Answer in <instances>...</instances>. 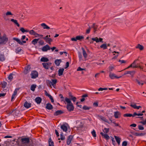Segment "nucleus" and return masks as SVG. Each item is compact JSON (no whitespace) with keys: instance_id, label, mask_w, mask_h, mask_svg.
Returning a JSON list of instances; mask_svg holds the SVG:
<instances>
[{"instance_id":"nucleus-54","label":"nucleus","mask_w":146,"mask_h":146,"mask_svg":"<svg viewBox=\"0 0 146 146\" xmlns=\"http://www.w3.org/2000/svg\"><path fill=\"white\" fill-rule=\"evenodd\" d=\"M90 107H88L86 106H85L83 107V109L84 110H89L90 109Z\"/></svg>"},{"instance_id":"nucleus-34","label":"nucleus","mask_w":146,"mask_h":146,"mask_svg":"<svg viewBox=\"0 0 146 146\" xmlns=\"http://www.w3.org/2000/svg\"><path fill=\"white\" fill-rule=\"evenodd\" d=\"M100 47L104 50L106 49L107 48V44L105 43L102 44L100 46Z\"/></svg>"},{"instance_id":"nucleus-9","label":"nucleus","mask_w":146,"mask_h":146,"mask_svg":"<svg viewBox=\"0 0 146 146\" xmlns=\"http://www.w3.org/2000/svg\"><path fill=\"white\" fill-rule=\"evenodd\" d=\"M114 116L115 118H120L121 116V113L119 111H115L114 113Z\"/></svg>"},{"instance_id":"nucleus-7","label":"nucleus","mask_w":146,"mask_h":146,"mask_svg":"<svg viewBox=\"0 0 146 146\" xmlns=\"http://www.w3.org/2000/svg\"><path fill=\"white\" fill-rule=\"evenodd\" d=\"M91 39L92 40L96 41L97 43H98L99 42H101L102 43L103 42L102 38H98L97 37H96L95 38H92Z\"/></svg>"},{"instance_id":"nucleus-32","label":"nucleus","mask_w":146,"mask_h":146,"mask_svg":"<svg viewBox=\"0 0 146 146\" xmlns=\"http://www.w3.org/2000/svg\"><path fill=\"white\" fill-rule=\"evenodd\" d=\"M99 118L101 120L104 121V122H106L107 123H109V122L108 120L107 119L104 117H103L102 116H100L99 117Z\"/></svg>"},{"instance_id":"nucleus-63","label":"nucleus","mask_w":146,"mask_h":146,"mask_svg":"<svg viewBox=\"0 0 146 146\" xmlns=\"http://www.w3.org/2000/svg\"><path fill=\"white\" fill-rule=\"evenodd\" d=\"M129 126L133 127H135L136 126V124L135 123H133L130 125Z\"/></svg>"},{"instance_id":"nucleus-20","label":"nucleus","mask_w":146,"mask_h":146,"mask_svg":"<svg viewBox=\"0 0 146 146\" xmlns=\"http://www.w3.org/2000/svg\"><path fill=\"white\" fill-rule=\"evenodd\" d=\"M136 82L140 86H142L144 84V82L142 80L140 81L137 79L135 80Z\"/></svg>"},{"instance_id":"nucleus-26","label":"nucleus","mask_w":146,"mask_h":146,"mask_svg":"<svg viewBox=\"0 0 146 146\" xmlns=\"http://www.w3.org/2000/svg\"><path fill=\"white\" fill-rule=\"evenodd\" d=\"M24 106L26 108H28L31 107V104L30 103H28L27 102H26L24 103Z\"/></svg>"},{"instance_id":"nucleus-43","label":"nucleus","mask_w":146,"mask_h":146,"mask_svg":"<svg viewBox=\"0 0 146 146\" xmlns=\"http://www.w3.org/2000/svg\"><path fill=\"white\" fill-rule=\"evenodd\" d=\"M84 38V37L82 36H76V39H77V40H80Z\"/></svg>"},{"instance_id":"nucleus-64","label":"nucleus","mask_w":146,"mask_h":146,"mask_svg":"<svg viewBox=\"0 0 146 146\" xmlns=\"http://www.w3.org/2000/svg\"><path fill=\"white\" fill-rule=\"evenodd\" d=\"M71 40L72 41H76L77 39H76V37L75 38H71Z\"/></svg>"},{"instance_id":"nucleus-47","label":"nucleus","mask_w":146,"mask_h":146,"mask_svg":"<svg viewBox=\"0 0 146 146\" xmlns=\"http://www.w3.org/2000/svg\"><path fill=\"white\" fill-rule=\"evenodd\" d=\"M143 115V114L142 113H137L136 112H134L133 114V116L134 117L136 115L142 116Z\"/></svg>"},{"instance_id":"nucleus-5","label":"nucleus","mask_w":146,"mask_h":146,"mask_svg":"<svg viewBox=\"0 0 146 146\" xmlns=\"http://www.w3.org/2000/svg\"><path fill=\"white\" fill-rule=\"evenodd\" d=\"M50 35H47L45 37L43 38V39L45 40L46 42L50 44H51V42L52 41V39L49 37H50Z\"/></svg>"},{"instance_id":"nucleus-51","label":"nucleus","mask_w":146,"mask_h":146,"mask_svg":"<svg viewBox=\"0 0 146 146\" xmlns=\"http://www.w3.org/2000/svg\"><path fill=\"white\" fill-rule=\"evenodd\" d=\"M78 57L80 60H83L82 55L81 54V53L80 52L78 53Z\"/></svg>"},{"instance_id":"nucleus-10","label":"nucleus","mask_w":146,"mask_h":146,"mask_svg":"<svg viewBox=\"0 0 146 146\" xmlns=\"http://www.w3.org/2000/svg\"><path fill=\"white\" fill-rule=\"evenodd\" d=\"M50 49V48L48 44H46L42 47V50L44 52H46Z\"/></svg>"},{"instance_id":"nucleus-46","label":"nucleus","mask_w":146,"mask_h":146,"mask_svg":"<svg viewBox=\"0 0 146 146\" xmlns=\"http://www.w3.org/2000/svg\"><path fill=\"white\" fill-rule=\"evenodd\" d=\"M49 145H54L53 142L52 141L51 138H50L48 140Z\"/></svg>"},{"instance_id":"nucleus-12","label":"nucleus","mask_w":146,"mask_h":146,"mask_svg":"<svg viewBox=\"0 0 146 146\" xmlns=\"http://www.w3.org/2000/svg\"><path fill=\"white\" fill-rule=\"evenodd\" d=\"M115 66L111 65L108 68V71L109 73L112 72V71H113L115 67Z\"/></svg>"},{"instance_id":"nucleus-42","label":"nucleus","mask_w":146,"mask_h":146,"mask_svg":"<svg viewBox=\"0 0 146 146\" xmlns=\"http://www.w3.org/2000/svg\"><path fill=\"white\" fill-rule=\"evenodd\" d=\"M30 35H35L36 32L34 31L33 30H31L30 31L29 30V32Z\"/></svg>"},{"instance_id":"nucleus-1","label":"nucleus","mask_w":146,"mask_h":146,"mask_svg":"<svg viewBox=\"0 0 146 146\" xmlns=\"http://www.w3.org/2000/svg\"><path fill=\"white\" fill-rule=\"evenodd\" d=\"M65 102L67 103L66 108L69 111H73L74 110V107L70 99L66 98H65Z\"/></svg>"},{"instance_id":"nucleus-38","label":"nucleus","mask_w":146,"mask_h":146,"mask_svg":"<svg viewBox=\"0 0 146 146\" xmlns=\"http://www.w3.org/2000/svg\"><path fill=\"white\" fill-rule=\"evenodd\" d=\"M62 113L61 110H58L56 111L54 113L55 115H58L60 114H61Z\"/></svg>"},{"instance_id":"nucleus-31","label":"nucleus","mask_w":146,"mask_h":146,"mask_svg":"<svg viewBox=\"0 0 146 146\" xmlns=\"http://www.w3.org/2000/svg\"><path fill=\"white\" fill-rule=\"evenodd\" d=\"M61 62L60 59H57L55 61V63L56 65L59 66Z\"/></svg>"},{"instance_id":"nucleus-17","label":"nucleus","mask_w":146,"mask_h":146,"mask_svg":"<svg viewBox=\"0 0 146 146\" xmlns=\"http://www.w3.org/2000/svg\"><path fill=\"white\" fill-rule=\"evenodd\" d=\"M146 133V132H136L134 133L135 135L137 136H142L144 135H145Z\"/></svg>"},{"instance_id":"nucleus-57","label":"nucleus","mask_w":146,"mask_h":146,"mask_svg":"<svg viewBox=\"0 0 146 146\" xmlns=\"http://www.w3.org/2000/svg\"><path fill=\"white\" fill-rule=\"evenodd\" d=\"M127 145V142L126 141H124L122 143V146H126Z\"/></svg>"},{"instance_id":"nucleus-13","label":"nucleus","mask_w":146,"mask_h":146,"mask_svg":"<svg viewBox=\"0 0 146 146\" xmlns=\"http://www.w3.org/2000/svg\"><path fill=\"white\" fill-rule=\"evenodd\" d=\"M73 138V136L72 135H70L68 137L66 142V143L68 145H69L70 144Z\"/></svg>"},{"instance_id":"nucleus-55","label":"nucleus","mask_w":146,"mask_h":146,"mask_svg":"<svg viewBox=\"0 0 146 146\" xmlns=\"http://www.w3.org/2000/svg\"><path fill=\"white\" fill-rule=\"evenodd\" d=\"M83 70H85V69L84 68H81L80 67H79L77 69V71H82Z\"/></svg>"},{"instance_id":"nucleus-21","label":"nucleus","mask_w":146,"mask_h":146,"mask_svg":"<svg viewBox=\"0 0 146 146\" xmlns=\"http://www.w3.org/2000/svg\"><path fill=\"white\" fill-rule=\"evenodd\" d=\"M42 101L41 98L40 97H38L36 98L35 99V101L37 104H40Z\"/></svg>"},{"instance_id":"nucleus-23","label":"nucleus","mask_w":146,"mask_h":146,"mask_svg":"<svg viewBox=\"0 0 146 146\" xmlns=\"http://www.w3.org/2000/svg\"><path fill=\"white\" fill-rule=\"evenodd\" d=\"M11 21L13 22L15 24L17 25V26L18 27H19L20 25L19 23H18V22L17 20L14 19H11Z\"/></svg>"},{"instance_id":"nucleus-61","label":"nucleus","mask_w":146,"mask_h":146,"mask_svg":"<svg viewBox=\"0 0 146 146\" xmlns=\"http://www.w3.org/2000/svg\"><path fill=\"white\" fill-rule=\"evenodd\" d=\"M119 62L121 63V64L125 63L126 62V61L125 60H119Z\"/></svg>"},{"instance_id":"nucleus-60","label":"nucleus","mask_w":146,"mask_h":146,"mask_svg":"<svg viewBox=\"0 0 146 146\" xmlns=\"http://www.w3.org/2000/svg\"><path fill=\"white\" fill-rule=\"evenodd\" d=\"M12 14L10 11H8L6 13V15L7 16L12 15Z\"/></svg>"},{"instance_id":"nucleus-62","label":"nucleus","mask_w":146,"mask_h":146,"mask_svg":"<svg viewBox=\"0 0 146 146\" xmlns=\"http://www.w3.org/2000/svg\"><path fill=\"white\" fill-rule=\"evenodd\" d=\"M90 29H91V28L90 27H89L88 29L86 30V33L87 34H89L90 32Z\"/></svg>"},{"instance_id":"nucleus-29","label":"nucleus","mask_w":146,"mask_h":146,"mask_svg":"<svg viewBox=\"0 0 146 146\" xmlns=\"http://www.w3.org/2000/svg\"><path fill=\"white\" fill-rule=\"evenodd\" d=\"M60 127L61 128H69L70 126L68 124L64 123L63 125H61Z\"/></svg>"},{"instance_id":"nucleus-15","label":"nucleus","mask_w":146,"mask_h":146,"mask_svg":"<svg viewBox=\"0 0 146 146\" xmlns=\"http://www.w3.org/2000/svg\"><path fill=\"white\" fill-rule=\"evenodd\" d=\"M44 94H45L47 96H48L49 98L50 99V100H51V102H54V100L53 98L52 97V96H51V95H50V94H48L47 92V91H44Z\"/></svg>"},{"instance_id":"nucleus-2","label":"nucleus","mask_w":146,"mask_h":146,"mask_svg":"<svg viewBox=\"0 0 146 146\" xmlns=\"http://www.w3.org/2000/svg\"><path fill=\"white\" fill-rule=\"evenodd\" d=\"M8 38L5 34H4L0 38V45H4L7 42Z\"/></svg>"},{"instance_id":"nucleus-16","label":"nucleus","mask_w":146,"mask_h":146,"mask_svg":"<svg viewBox=\"0 0 146 146\" xmlns=\"http://www.w3.org/2000/svg\"><path fill=\"white\" fill-rule=\"evenodd\" d=\"M100 134L102 135L106 139V140H108L110 139V137L107 134H104V133L101 132Z\"/></svg>"},{"instance_id":"nucleus-45","label":"nucleus","mask_w":146,"mask_h":146,"mask_svg":"<svg viewBox=\"0 0 146 146\" xmlns=\"http://www.w3.org/2000/svg\"><path fill=\"white\" fill-rule=\"evenodd\" d=\"M130 106L134 109H135L136 106V104L134 102L131 103Z\"/></svg>"},{"instance_id":"nucleus-8","label":"nucleus","mask_w":146,"mask_h":146,"mask_svg":"<svg viewBox=\"0 0 146 146\" xmlns=\"http://www.w3.org/2000/svg\"><path fill=\"white\" fill-rule=\"evenodd\" d=\"M51 63L50 62L42 63V65L43 67L46 69H48L51 65Z\"/></svg>"},{"instance_id":"nucleus-44","label":"nucleus","mask_w":146,"mask_h":146,"mask_svg":"<svg viewBox=\"0 0 146 146\" xmlns=\"http://www.w3.org/2000/svg\"><path fill=\"white\" fill-rule=\"evenodd\" d=\"M92 27L94 29V32L95 33L96 31L97 26L95 24H93Z\"/></svg>"},{"instance_id":"nucleus-52","label":"nucleus","mask_w":146,"mask_h":146,"mask_svg":"<svg viewBox=\"0 0 146 146\" xmlns=\"http://www.w3.org/2000/svg\"><path fill=\"white\" fill-rule=\"evenodd\" d=\"M92 134L93 136L94 137H96V132L95 130H93V131L92 132Z\"/></svg>"},{"instance_id":"nucleus-4","label":"nucleus","mask_w":146,"mask_h":146,"mask_svg":"<svg viewBox=\"0 0 146 146\" xmlns=\"http://www.w3.org/2000/svg\"><path fill=\"white\" fill-rule=\"evenodd\" d=\"M109 76L110 79L112 80L119 79L121 77V76H118L112 72L109 73Z\"/></svg>"},{"instance_id":"nucleus-49","label":"nucleus","mask_w":146,"mask_h":146,"mask_svg":"<svg viewBox=\"0 0 146 146\" xmlns=\"http://www.w3.org/2000/svg\"><path fill=\"white\" fill-rule=\"evenodd\" d=\"M7 83L6 82H3L1 83L2 87L3 88H5L6 87Z\"/></svg>"},{"instance_id":"nucleus-59","label":"nucleus","mask_w":146,"mask_h":146,"mask_svg":"<svg viewBox=\"0 0 146 146\" xmlns=\"http://www.w3.org/2000/svg\"><path fill=\"white\" fill-rule=\"evenodd\" d=\"M107 90V88H99L98 90L99 91H102L103 90Z\"/></svg>"},{"instance_id":"nucleus-50","label":"nucleus","mask_w":146,"mask_h":146,"mask_svg":"<svg viewBox=\"0 0 146 146\" xmlns=\"http://www.w3.org/2000/svg\"><path fill=\"white\" fill-rule=\"evenodd\" d=\"M22 49L20 48H17L16 50V53H19L22 51Z\"/></svg>"},{"instance_id":"nucleus-11","label":"nucleus","mask_w":146,"mask_h":146,"mask_svg":"<svg viewBox=\"0 0 146 146\" xmlns=\"http://www.w3.org/2000/svg\"><path fill=\"white\" fill-rule=\"evenodd\" d=\"M21 140L23 143H26L30 142V139L29 138H22Z\"/></svg>"},{"instance_id":"nucleus-58","label":"nucleus","mask_w":146,"mask_h":146,"mask_svg":"<svg viewBox=\"0 0 146 146\" xmlns=\"http://www.w3.org/2000/svg\"><path fill=\"white\" fill-rule=\"evenodd\" d=\"M140 123L143 125H146V119L145 120H143L140 122Z\"/></svg>"},{"instance_id":"nucleus-6","label":"nucleus","mask_w":146,"mask_h":146,"mask_svg":"<svg viewBox=\"0 0 146 146\" xmlns=\"http://www.w3.org/2000/svg\"><path fill=\"white\" fill-rule=\"evenodd\" d=\"M31 78H35L38 76V73L36 71H33L31 72Z\"/></svg>"},{"instance_id":"nucleus-28","label":"nucleus","mask_w":146,"mask_h":146,"mask_svg":"<svg viewBox=\"0 0 146 146\" xmlns=\"http://www.w3.org/2000/svg\"><path fill=\"white\" fill-rule=\"evenodd\" d=\"M135 48H136L139 49L140 50H143L144 48L143 46L139 44H138L137 46L135 47Z\"/></svg>"},{"instance_id":"nucleus-14","label":"nucleus","mask_w":146,"mask_h":146,"mask_svg":"<svg viewBox=\"0 0 146 146\" xmlns=\"http://www.w3.org/2000/svg\"><path fill=\"white\" fill-rule=\"evenodd\" d=\"M135 73V71H127L126 72H125L124 74V75H125L127 74H129L132 77H133Z\"/></svg>"},{"instance_id":"nucleus-27","label":"nucleus","mask_w":146,"mask_h":146,"mask_svg":"<svg viewBox=\"0 0 146 146\" xmlns=\"http://www.w3.org/2000/svg\"><path fill=\"white\" fill-rule=\"evenodd\" d=\"M82 53L83 56L85 58H86L87 56V54L86 53V51L83 48H82Z\"/></svg>"},{"instance_id":"nucleus-41","label":"nucleus","mask_w":146,"mask_h":146,"mask_svg":"<svg viewBox=\"0 0 146 146\" xmlns=\"http://www.w3.org/2000/svg\"><path fill=\"white\" fill-rule=\"evenodd\" d=\"M36 85L33 84L31 86V89L32 91H34L35 90V88H36Z\"/></svg>"},{"instance_id":"nucleus-56","label":"nucleus","mask_w":146,"mask_h":146,"mask_svg":"<svg viewBox=\"0 0 146 146\" xmlns=\"http://www.w3.org/2000/svg\"><path fill=\"white\" fill-rule=\"evenodd\" d=\"M60 139L61 140H64L65 139V137L62 134H61ZM59 139V140L60 139Z\"/></svg>"},{"instance_id":"nucleus-18","label":"nucleus","mask_w":146,"mask_h":146,"mask_svg":"<svg viewBox=\"0 0 146 146\" xmlns=\"http://www.w3.org/2000/svg\"><path fill=\"white\" fill-rule=\"evenodd\" d=\"M40 25L44 29H50V27L44 23H41Z\"/></svg>"},{"instance_id":"nucleus-39","label":"nucleus","mask_w":146,"mask_h":146,"mask_svg":"<svg viewBox=\"0 0 146 146\" xmlns=\"http://www.w3.org/2000/svg\"><path fill=\"white\" fill-rule=\"evenodd\" d=\"M123 116L124 117H134L133 114H132L130 113H125L123 115Z\"/></svg>"},{"instance_id":"nucleus-48","label":"nucleus","mask_w":146,"mask_h":146,"mask_svg":"<svg viewBox=\"0 0 146 146\" xmlns=\"http://www.w3.org/2000/svg\"><path fill=\"white\" fill-rule=\"evenodd\" d=\"M109 128H104L103 129V131L104 134H107L109 131Z\"/></svg>"},{"instance_id":"nucleus-37","label":"nucleus","mask_w":146,"mask_h":146,"mask_svg":"<svg viewBox=\"0 0 146 146\" xmlns=\"http://www.w3.org/2000/svg\"><path fill=\"white\" fill-rule=\"evenodd\" d=\"M13 40H15L19 44L22 45V42H21V41L18 38H13Z\"/></svg>"},{"instance_id":"nucleus-24","label":"nucleus","mask_w":146,"mask_h":146,"mask_svg":"<svg viewBox=\"0 0 146 146\" xmlns=\"http://www.w3.org/2000/svg\"><path fill=\"white\" fill-rule=\"evenodd\" d=\"M46 109L50 110L52 109L53 107L51 104L50 103H48L46 104Z\"/></svg>"},{"instance_id":"nucleus-40","label":"nucleus","mask_w":146,"mask_h":146,"mask_svg":"<svg viewBox=\"0 0 146 146\" xmlns=\"http://www.w3.org/2000/svg\"><path fill=\"white\" fill-rule=\"evenodd\" d=\"M5 58L3 55L0 54V60L1 61H3L5 60Z\"/></svg>"},{"instance_id":"nucleus-36","label":"nucleus","mask_w":146,"mask_h":146,"mask_svg":"<svg viewBox=\"0 0 146 146\" xmlns=\"http://www.w3.org/2000/svg\"><path fill=\"white\" fill-rule=\"evenodd\" d=\"M39 40L38 39L35 38L32 40V43L34 45H35L37 43Z\"/></svg>"},{"instance_id":"nucleus-30","label":"nucleus","mask_w":146,"mask_h":146,"mask_svg":"<svg viewBox=\"0 0 146 146\" xmlns=\"http://www.w3.org/2000/svg\"><path fill=\"white\" fill-rule=\"evenodd\" d=\"M64 69V68L60 69L58 70V74L59 76L62 75Z\"/></svg>"},{"instance_id":"nucleus-25","label":"nucleus","mask_w":146,"mask_h":146,"mask_svg":"<svg viewBox=\"0 0 146 146\" xmlns=\"http://www.w3.org/2000/svg\"><path fill=\"white\" fill-rule=\"evenodd\" d=\"M114 137L116 140V141L117 142L118 144L119 145L120 144V141L121 139V138H119V137L116 136H115Z\"/></svg>"},{"instance_id":"nucleus-3","label":"nucleus","mask_w":146,"mask_h":146,"mask_svg":"<svg viewBox=\"0 0 146 146\" xmlns=\"http://www.w3.org/2000/svg\"><path fill=\"white\" fill-rule=\"evenodd\" d=\"M57 81L56 79H52L51 81L49 80H46V82L48 86H52L54 88H55Z\"/></svg>"},{"instance_id":"nucleus-22","label":"nucleus","mask_w":146,"mask_h":146,"mask_svg":"<svg viewBox=\"0 0 146 146\" xmlns=\"http://www.w3.org/2000/svg\"><path fill=\"white\" fill-rule=\"evenodd\" d=\"M31 69V66L30 65H28L27 66L25 67V71L26 72V73H28L30 71Z\"/></svg>"},{"instance_id":"nucleus-33","label":"nucleus","mask_w":146,"mask_h":146,"mask_svg":"<svg viewBox=\"0 0 146 146\" xmlns=\"http://www.w3.org/2000/svg\"><path fill=\"white\" fill-rule=\"evenodd\" d=\"M40 60L41 62H47L49 60L46 58L43 57L41 58Z\"/></svg>"},{"instance_id":"nucleus-19","label":"nucleus","mask_w":146,"mask_h":146,"mask_svg":"<svg viewBox=\"0 0 146 146\" xmlns=\"http://www.w3.org/2000/svg\"><path fill=\"white\" fill-rule=\"evenodd\" d=\"M138 60V59L135 60L131 64L133 66V68H138L139 67L138 65L136 64V62Z\"/></svg>"},{"instance_id":"nucleus-53","label":"nucleus","mask_w":146,"mask_h":146,"mask_svg":"<svg viewBox=\"0 0 146 146\" xmlns=\"http://www.w3.org/2000/svg\"><path fill=\"white\" fill-rule=\"evenodd\" d=\"M8 78L11 81L13 78V74H11L8 77Z\"/></svg>"},{"instance_id":"nucleus-35","label":"nucleus","mask_w":146,"mask_h":146,"mask_svg":"<svg viewBox=\"0 0 146 146\" xmlns=\"http://www.w3.org/2000/svg\"><path fill=\"white\" fill-rule=\"evenodd\" d=\"M21 31L23 33H24L25 32H28L29 30L28 29H25L21 27L20 29Z\"/></svg>"}]
</instances>
